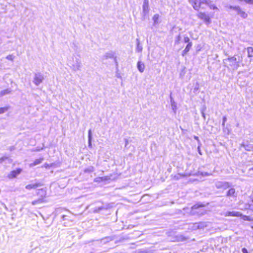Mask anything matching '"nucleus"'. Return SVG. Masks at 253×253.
<instances>
[{"label": "nucleus", "instance_id": "obj_1", "mask_svg": "<svg viewBox=\"0 0 253 253\" xmlns=\"http://www.w3.org/2000/svg\"><path fill=\"white\" fill-rule=\"evenodd\" d=\"M240 61L239 58L238 59V61H237L236 57L234 56L224 59L223 62L225 65H228V68H230L233 70H236L240 66Z\"/></svg>", "mask_w": 253, "mask_h": 253}, {"label": "nucleus", "instance_id": "obj_2", "mask_svg": "<svg viewBox=\"0 0 253 253\" xmlns=\"http://www.w3.org/2000/svg\"><path fill=\"white\" fill-rule=\"evenodd\" d=\"M189 2L193 5V8L198 10L200 7L203 8L202 5L204 4L209 5L211 1L208 0H188Z\"/></svg>", "mask_w": 253, "mask_h": 253}, {"label": "nucleus", "instance_id": "obj_3", "mask_svg": "<svg viewBox=\"0 0 253 253\" xmlns=\"http://www.w3.org/2000/svg\"><path fill=\"white\" fill-rule=\"evenodd\" d=\"M43 80L44 77L42 74L40 73H35L33 80V83L36 85L38 86L42 82Z\"/></svg>", "mask_w": 253, "mask_h": 253}, {"label": "nucleus", "instance_id": "obj_4", "mask_svg": "<svg viewBox=\"0 0 253 253\" xmlns=\"http://www.w3.org/2000/svg\"><path fill=\"white\" fill-rule=\"evenodd\" d=\"M197 16L199 18L204 20V21L208 25L211 22L210 16L205 13L199 12L197 14Z\"/></svg>", "mask_w": 253, "mask_h": 253}, {"label": "nucleus", "instance_id": "obj_5", "mask_svg": "<svg viewBox=\"0 0 253 253\" xmlns=\"http://www.w3.org/2000/svg\"><path fill=\"white\" fill-rule=\"evenodd\" d=\"M216 187L218 189L223 188L226 189L230 187L229 183L225 181H217L215 183Z\"/></svg>", "mask_w": 253, "mask_h": 253}, {"label": "nucleus", "instance_id": "obj_6", "mask_svg": "<svg viewBox=\"0 0 253 253\" xmlns=\"http://www.w3.org/2000/svg\"><path fill=\"white\" fill-rule=\"evenodd\" d=\"M81 67L82 62L78 58H76L75 62L71 66L72 69L75 71L80 70Z\"/></svg>", "mask_w": 253, "mask_h": 253}, {"label": "nucleus", "instance_id": "obj_7", "mask_svg": "<svg viewBox=\"0 0 253 253\" xmlns=\"http://www.w3.org/2000/svg\"><path fill=\"white\" fill-rule=\"evenodd\" d=\"M235 11H236L237 14L239 15L242 18L244 19H245L248 17V14L242 10L241 8L238 5H237V8Z\"/></svg>", "mask_w": 253, "mask_h": 253}, {"label": "nucleus", "instance_id": "obj_8", "mask_svg": "<svg viewBox=\"0 0 253 253\" xmlns=\"http://www.w3.org/2000/svg\"><path fill=\"white\" fill-rule=\"evenodd\" d=\"M22 171V169H18L16 170H12L10 172V173L8 174V177L9 178H13L16 177V176L19 174Z\"/></svg>", "mask_w": 253, "mask_h": 253}, {"label": "nucleus", "instance_id": "obj_9", "mask_svg": "<svg viewBox=\"0 0 253 253\" xmlns=\"http://www.w3.org/2000/svg\"><path fill=\"white\" fill-rule=\"evenodd\" d=\"M242 213H241L239 211H227L225 213L224 215L225 216H241Z\"/></svg>", "mask_w": 253, "mask_h": 253}, {"label": "nucleus", "instance_id": "obj_10", "mask_svg": "<svg viewBox=\"0 0 253 253\" xmlns=\"http://www.w3.org/2000/svg\"><path fill=\"white\" fill-rule=\"evenodd\" d=\"M149 11V1L148 0H144L143 4V11L144 14L148 13Z\"/></svg>", "mask_w": 253, "mask_h": 253}, {"label": "nucleus", "instance_id": "obj_11", "mask_svg": "<svg viewBox=\"0 0 253 253\" xmlns=\"http://www.w3.org/2000/svg\"><path fill=\"white\" fill-rule=\"evenodd\" d=\"M226 196L228 197H232L236 198L237 197V194L235 192L234 188H230L227 192Z\"/></svg>", "mask_w": 253, "mask_h": 253}, {"label": "nucleus", "instance_id": "obj_12", "mask_svg": "<svg viewBox=\"0 0 253 253\" xmlns=\"http://www.w3.org/2000/svg\"><path fill=\"white\" fill-rule=\"evenodd\" d=\"M137 67L140 73H143L145 69V65L142 62L139 61L137 64Z\"/></svg>", "mask_w": 253, "mask_h": 253}, {"label": "nucleus", "instance_id": "obj_13", "mask_svg": "<svg viewBox=\"0 0 253 253\" xmlns=\"http://www.w3.org/2000/svg\"><path fill=\"white\" fill-rule=\"evenodd\" d=\"M40 186H41L40 183H36L34 184H28V185H26L25 187V188L27 190H30L32 189H35Z\"/></svg>", "mask_w": 253, "mask_h": 253}, {"label": "nucleus", "instance_id": "obj_14", "mask_svg": "<svg viewBox=\"0 0 253 253\" xmlns=\"http://www.w3.org/2000/svg\"><path fill=\"white\" fill-rule=\"evenodd\" d=\"M43 160V158H41L40 159H36L35 160V161L32 163H31L30 165H29V166L30 167H33L38 164H41L42 161Z\"/></svg>", "mask_w": 253, "mask_h": 253}, {"label": "nucleus", "instance_id": "obj_15", "mask_svg": "<svg viewBox=\"0 0 253 253\" xmlns=\"http://www.w3.org/2000/svg\"><path fill=\"white\" fill-rule=\"evenodd\" d=\"M11 92V90L10 89L7 88L6 89H4L1 90L0 92V97H2L4 95L9 94Z\"/></svg>", "mask_w": 253, "mask_h": 253}, {"label": "nucleus", "instance_id": "obj_16", "mask_svg": "<svg viewBox=\"0 0 253 253\" xmlns=\"http://www.w3.org/2000/svg\"><path fill=\"white\" fill-rule=\"evenodd\" d=\"M37 194L43 199V197H44L46 195V192L43 189H41L38 190Z\"/></svg>", "mask_w": 253, "mask_h": 253}, {"label": "nucleus", "instance_id": "obj_17", "mask_svg": "<svg viewBox=\"0 0 253 253\" xmlns=\"http://www.w3.org/2000/svg\"><path fill=\"white\" fill-rule=\"evenodd\" d=\"M192 45V42H189L187 46H186L185 48L184 49V50L182 52V55L184 56L185 54H186L187 52H188L190 48L191 47Z\"/></svg>", "mask_w": 253, "mask_h": 253}, {"label": "nucleus", "instance_id": "obj_18", "mask_svg": "<svg viewBox=\"0 0 253 253\" xmlns=\"http://www.w3.org/2000/svg\"><path fill=\"white\" fill-rule=\"evenodd\" d=\"M137 42V47L136 48V51L138 52H140L142 50V46L140 45L139 40L137 39H136Z\"/></svg>", "mask_w": 253, "mask_h": 253}, {"label": "nucleus", "instance_id": "obj_19", "mask_svg": "<svg viewBox=\"0 0 253 253\" xmlns=\"http://www.w3.org/2000/svg\"><path fill=\"white\" fill-rule=\"evenodd\" d=\"M248 56L249 57H253V48L252 47H249L247 48Z\"/></svg>", "mask_w": 253, "mask_h": 253}, {"label": "nucleus", "instance_id": "obj_20", "mask_svg": "<svg viewBox=\"0 0 253 253\" xmlns=\"http://www.w3.org/2000/svg\"><path fill=\"white\" fill-rule=\"evenodd\" d=\"M43 202V199L42 198H39V199L37 200H35V201H33L32 202V204L34 206V205H36L38 204H41V203H42Z\"/></svg>", "mask_w": 253, "mask_h": 253}, {"label": "nucleus", "instance_id": "obj_21", "mask_svg": "<svg viewBox=\"0 0 253 253\" xmlns=\"http://www.w3.org/2000/svg\"><path fill=\"white\" fill-rule=\"evenodd\" d=\"M114 53L112 51L107 52L104 55V57L106 59L112 58L114 57Z\"/></svg>", "mask_w": 253, "mask_h": 253}, {"label": "nucleus", "instance_id": "obj_22", "mask_svg": "<svg viewBox=\"0 0 253 253\" xmlns=\"http://www.w3.org/2000/svg\"><path fill=\"white\" fill-rule=\"evenodd\" d=\"M91 129H89L88 132V146L91 147Z\"/></svg>", "mask_w": 253, "mask_h": 253}, {"label": "nucleus", "instance_id": "obj_23", "mask_svg": "<svg viewBox=\"0 0 253 253\" xmlns=\"http://www.w3.org/2000/svg\"><path fill=\"white\" fill-rule=\"evenodd\" d=\"M225 7L227 8V10H228V9H233L235 11L237 8V6L230 5L227 4L225 5Z\"/></svg>", "mask_w": 253, "mask_h": 253}, {"label": "nucleus", "instance_id": "obj_24", "mask_svg": "<svg viewBox=\"0 0 253 253\" xmlns=\"http://www.w3.org/2000/svg\"><path fill=\"white\" fill-rule=\"evenodd\" d=\"M227 120V118L226 116H224L223 117V119H222V127H223V131H225V122Z\"/></svg>", "mask_w": 253, "mask_h": 253}, {"label": "nucleus", "instance_id": "obj_25", "mask_svg": "<svg viewBox=\"0 0 253 253\" xmlns=\"http://www.w3.org/2000/svg\"><path fill=\"white\" fill-rule=\"evenodd\" d=\"M9 109L8 107H1L0 108V114H2L6 112Z\"/></svg>", "mask_w": 253, "mask_h": 253}, {"label": "nucleus", "instance_id": "obj_26", "mask_svg": "<svg viewBox=\"0 0 253 253\" xmlns=\"http://www.w3.org/2000/svg\"><path fill=\"white\" fill-rule=\"evenodd\" d=\"M171 109L174 112V113H176V110H177V106H176V102H173V103H171Z\"/></svg>", "mask_w": 253, "mask_h": 253}, {"label": "nucleus", "instance_id": "obj_27", "mask_svg": "<svg viewBox=\"0 0 253 253\" xmlns=\"http://www.w3.org/2000/svg\"><path fill=\"white\" fill-rule=\"evenodd\" d=\"M242 145L245 148L246 150H247L248 151H250L251 150V149L252 148L251 146H250L249 145H246L244 144H242Z\"/></svg>", "mask_w": 253, "mask_h": 253}, {"label": "nucleus", "instance_id": "obj_28", "mask_svg": "<svg viewBox=\"0 0 253 253\" xmlns=\"http://www.w3.org/2000/svg\"><path fill=\"white\" fill-rule=\"evenodd\" d=\"M159 16L158 14H155L153 17V19L154 21V23H156L157 20H158Z\"/></svg>", "mask_w": 253, "mask_h": 253}, {"label": "nucleus", "instance_id": "obj_29", "mask_svg": "<svg viewBox=\"0 0 253 253\" xmlns=\"http://www.w3.org/2000/svg\"><path fill=\"white\" fill-rule=\"evenodd\" d=\"M180 39H181V37H180V35H179L176 38V39H175V43H176V44H178L179 43V41H180Z\"/></svg>", "mask_w": 253, "mask_h": 253}, {"label": "nucleus", "instance_id": "obj_30", "mask_svg": "<svg viewBox=\"0 0 253 253\" xmlns=\"http://www.w3.org/2000/svg\"><path fill=\"white\" fill-rule=\"evenodd\" d=\"M14 56L13 55H8L6 56V58L8 60L13 61Z\"/></svg>", "mask_w": 253, "mask_h": 253}, {"label": "nucleus", "instance_id": "obj_31", "mask_svg": "<svg viewBox=\"0 0 253 253\" xmlns=\"http://www.w3.org/2000/svg\"><path fill=\"white\" fill-rule=\"evenodd\" d=\"M203 206L202 205H195L192 207V209L193 210H196L199 209V208L202 207Z\"/></svg>", "mask_w": 253, "mask_h": 253}, {"label": "nucleus", "instance_id": "obj_32", "mask_svg": "<svg viewBox=\"0 0 253 253\" xmlns=\"http://www.w3.org/2000/svg\"><path fill=\"white\" fill-rule=\"evenodd\" d=\"M208 5L209 6V7L211 9H218V8L213 4H210L209 3V5Z\"/></svg>", "mask_w": 253, "mask_h": 253}, {"label": "nucleus", "instance_id": "obj_33", "mask_svg": "<svg viewBox=\"0 0 253 253\" xmlns=\"http://www.w3.org/2000/svg\"><path fill=\"white\" fill-rule=\"evenodd\" d=\"M7 159V157H2L0 158V164L2 163L4 160Z\"/></svg>", "mask_w": 253, "mask_h": 253}, {"label": "nucleus", "instance_id": "obj_34", "mask_svg": "<svg viewBox=\"0 0 253 253\" xmlns=\"http://www.w3.org/2000/svg\"><path fill=\"white\" fill-rule=\"evenodd\" d=\"M190 39L188 37H184V41L185 42H189Z\"/></svg>", "mask_w": 253, "mask_h": 253}, {"label": "nucleus", "instance_id": "obj_35", "mask_svg": "<svg viewBox=\"0 0 253 253\" xmlns=\"http://www.w3.org/2000/svg\"><path fill=\"white\" fill-rule=\"evenodd\" d=\"M225 133L229 134L230 133V130L227 127H225V131H223Z\"/></svg>", "mask_w": 253, "mask_h": 253}, {"label": "nucleus", "instance_id": "obj_36", "mask_svg": "<svg viewBox=\"0 0 253 253\" xmlns=\"http://www.w3.org/2000/svg\"><path fill=\"white\" fill-rule=\"evenodd\" d=\"M245 1L247 3L253 4V0H245Z\"/></svg>", "mask_w": 253, "mask_h": 253}, {"label": "nucleus", "instance_id": "obj_37", "mask_svg": "<svg viewBox=\"0 0 253 253\" xmlns=\"http://www.w3.org/2000/svg\"><path fill=\"white\" fill-rule=\"evenodd\" d=\"M170 104L171 103H173V102H175V101H174V100H173V98L172 97L171 94L170 95Z\"/></svg>", "mask_w": 253, "mask_h": 253}, {"label": "nucleus", "instance_id": "obj_38", "mask_svg": "<svg viewBox=\"0 0 253 253\" xmlns=\"http://www.w3.org/2000/svg\"><path fill=\"white\" fill-rule=\"evenodd\" d=\"M242 251L243 253H248L247 250L245 248L242 249Z\"/></svg>", "mask_w": 253, "mask_h": 253}, {"label": "nucleus", "instance_id": "obj_39", "mask_svg": "<svg viewBox=\"0 0 253 253\" xmlns=\"http://www.w3.org/2000/svg\"><path fill=\"white\" fill-rule=\"evenodd\" d=\"M198 89H199V86H198V85H197V86H195V87H194V91H197Z\"/></svg>", "mask_w": 253, "mask_h": 253}, {"label": "nucleus", "instance_id": "obj_40", "mask_svg": "<svg viewBox=\"0 0 253 253\" xmlns=\"http://www.w3.org/2000/svg\"><path fill=\"white\" fill-rule=\"evenodd\" d=\"M125 143H126L125 147H126L127 146V145L128 144V141L127 139H125Z\"/></svg>", "mask_w": 253, "mask_h": 253}, {"label": "nucleus", "instance_id": "obj_41", "mask_svg": "<svg viewBox=\"0 0 253 253\" xmlns=\"http://www.w3.org/2000/svg\"><path fill=\"white\" fill-rule=\"evenodd\" d=\"M202 116L205 119V113L203 112H202Z\"/></svg>", "mask_w": 253, "mask_h": 253}, {"label": "nucleus", "instance_id": "obj_42", "mask_svg": "<svg viewBox=\"0 0 253 253\" xmlns=\"http://www.w3.org/2000/svg\"><path fill=\"white\" fill-rule=\"evenodd\" d=\"M179 176H180V175L178 174L177 175L175 176V177H176V179H178Z\"/></svg>", "mask_w": 253, "mask_h": 253}, {"label": "nucleus", "instance_id": "obj_43", "mask_svg": "<svg viewBox=\"0 0 253 253\" xmlns=\"http://www.w3.org/2000/svg\"><path fill=\"white\" fill-rule=\"evenodd\" d=\"M194 138L197 140H199V138L198 136H195Z\"/></svg>", "mask_w": 253, "mask_h": 253}, {"label": "nucleus", "instance_id": "obj_44", "mask_svg": "<svg viewBox=\"0 0 253 253\" xmlns=\"http://www.w3.org/2000/svg\"><path fill=\"white\" fill-rule=\"evenodd\" d=\"M48 166H48V164H44V167H45V168H47Z\"/></svg>", "mask_w": 253, "mask_h": 253}, {"label": "nucleus", "instance_id": "obj_45", "mask_svg": "<svg viewBox=\"0 0 253 253\" xmlns=\"http://www.w3.org/2000/svg\"><path fill=\"white\" fill-rule=\"evenodd\" d=\"M103 209V207H99V208H98V211L101 210H102Z\"/></svg>", "mask_w": 253, "mask_h": 253}, {"label": "nucleus", "instance_id": "obj_46", "mask_svg": "<svg viewBox=\"0 0 253 253\" xmlns=\"http://www.w3.org/2000/svg\"><path fill=\"white\" fill-rule=\"evenodd\" d=\"M65 216H65V215H62V218H63V220H64V219H65Z\"/></svg>", "mask_w": 253, "mask_h": 253}, {"label": "nucleus", "instance_id": "obj_47", "mask_svg": "<svg viewBox=\"0 0 253 253\" xmlns=\"http://www.w3.org/2000/svg\"><path fill=\"white\" fill-rule=\"evenodd\" d=\"M249 170H250V171H251V170H253V168H250V169H249Z\"/></svg>", "mask_w": 253, "mask_h": 253}]
</instances>
